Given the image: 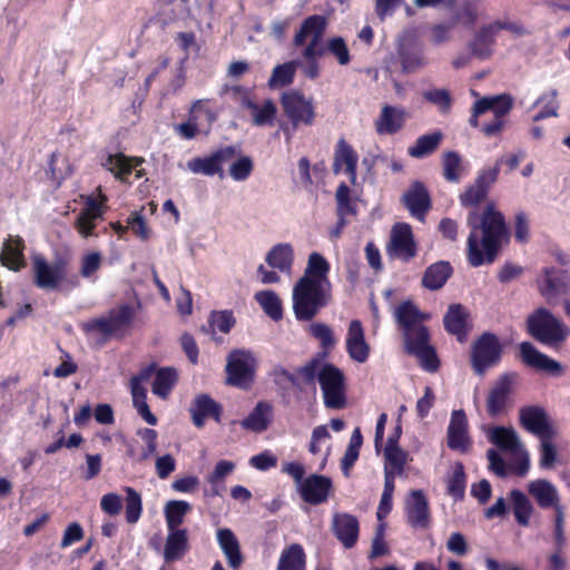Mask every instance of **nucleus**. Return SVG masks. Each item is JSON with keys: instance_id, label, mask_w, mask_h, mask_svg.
I'll list each match as a JSON object with an SVG mask.
<instances>
[{"instance_id": "f257e3e1", "label": "nucleus", "mask_w": 570, "mask_h": 570, "mask_svg": "<svg viewBox=\"0 0 570 570\" xmlns=\"http://www.w3.org/2000/svg\"><path fill=\"white\" fill-rule=\"evenodd\" d=\"M470 234L466 240V258L470 265L478 267L491 264L501 247L509 240V230L502 213L494 204H488L478 219L476 210L466 218Z\"/></svg>"}, {"instance_id": "f03ea898", "label": "nucleus", "mask_w": 570, "mask_h": 570, "mask_svg": "<svg viewBox=\"0 0 570 570\" xmlns=\"http://www.w3.org/2000/svg\"><path fill=\"white\" fill-rule=\"evenodd\" d=\"M331 265L320 253L308 255L303 275L292 289V305L298 321L312 320L332 299Z\"/></svg>"}, {"instance_id": "7ed1b4c3", "label": "nucleus", "mask_w": 570, "mask_h": 570, "mask_svg": "<svg viewBox=\"0 0 570 570\" xmlns=\"http://www.w3.org/2000/svg\"><path fill=\"white\" fill-rule=\"evenodd\" d=\"M298 379L304 383L321 385L324 404L330 409L345 406V383L343 373L335 366L313 360L297 372Z\"/></svg>"}, {"instance_id": "20e7f679", "label": "nucleus", "mask_w": 570, "mask_h": 570, "mask_svg": "<svg viewBox=\"0 0 570 570\" xmlns=\"http://www.w3.org/2000/svg\"><path fill=\"white\" fill-rule=\"evenodd\" d=\"M487 440L502 452L513 459L512 472L518 476H525L530 470V453L523 444L519 433L513 426L484 425L482 426Z\"/></svg>"}, {"instance_id": "39448f33", "label": "nucleus", "mask_w": 570, "mask_h": 570, "mask_svg": "<svg viewBox=\"0 0 570 570\" xmlns=\"http://www.w3.org/2000/svg\"><path fill=\"white\" fill-rule=\"evenodd\" d=\"M525 328L532 337L549 346L561 345L570 335V328L544 307L528 315Z\"/></svg>"}, {"instance_id": "423d86ee", "label": "nucleus", "mask_w": 570, "mask_h": 570, "mask_svg": "<svg viewBox=\"0 0 570 570\" xmlns=\"http://www.w3.org/2000/svg\"><path fill=\"white\" fill-rule=\"evenodd\" d=\"M512 108V100L508 96L484 97L478 99L472 108L470 125L476 127L479 125L478 117L490 114L493 119L483 126L482 131L487 136L499 134L504 126V118Z\"/></svg>"}, {"instance_id": "0eeeda50", "label": "nucleus", "mask_w": 570, "mask_h": 570, "mask_svg": "<svg viewBox=\"0 0 570 570\" xmlns=\"http://www.w3.org/2000/svg\"><path fill=\"white\" fill-rule=\"evenodd\" d=\"M82 208L78 214L75 228L82 238L95 235L97 222L101 220L106 210L107 196L98 188L97 195L83 196Z\"/></svg>"}, {"instance_id": "6e6552de", "label": "nucleus", "mask_w": 570, "mask_h": 570, "mask_svg": "<svg viewBox=\"0 0 570 570\" xmlns=\"http://www.w3.org/2000/svg\"><path fill=\"white\" fill-rule=\"evenodd\" d=\"M282 107L285 116L294 128L301 125L312 126L315 120V108L312 98L305 97L296 90H289L282 95Z\"/></svg>"}, {"instance_id": "1a4fd4ad", "label": "nucleus", "mask_w": 570, "mask_h": 570, "mask_svg": "<svg viewBox=\"0 0 570 570\" xmlns=\"http://www.w3.org/2000/svg\"><path fill=\"white\" fill-rule=\"evenodd\" d=\"M327 21L323 16H311L304 20L301 29L294 37L295 46H303L306 41L308 45L303 50V56L306 59H314L324 52L320 42L326 29Z\"/></svg>"}, {"instance_id": "9d476101", "label": "nucleus", "mask_w": 570, "mask_h": 570, "mask_svg": "<svg viewBox=\"0 0 570 570\" xmlns=\"http://www.w3.org/2000/svg\"><path fill=\"white\" fill-rule=\"evenodd\" d=\"M519 424L537 438H556L558 428L548 415L547 411L539 405L522 406L518 413Z\"/></svg>"}, {"instance_id": "9b49d317", "label": "nucleus", "mask_w": 570, "mask_h": 570, "mask_svg": "<svg viewBox=\"0 0 570 570\" xmlns=\"http://www.w3.org/2000/svg\"><path fill=\"white\" fill-rule=\"evenodd\" d=\"M538 292L548 303H554L560 294L570 292L568 272L551 266L543 267L535 279Z\"/></svg>"}, {"instance_id": "f8f14e48", "label": "nucleus", "mask_w": 570, "mask_h": 570, "mask_svg": "<svg viewBox=\"0 0 570 570\" xmlns=\"http://www.w3.org/2000/svg\"><path fill=\"white\" fill-rule=\"evenodd\" d=\"M499 177L498 166H488L482 168L474 181L469 185L459 196L463 207H475L485 199L490 188L495 184Z\"/></svg>"}, {"instance_id": "ddd939ff", "label": "nucleus", "mask_w": 570, "mask_h": 570, "mask_svg": "<svg viewBox=\"0 0 570 570\" xmlns=\"http://www.w3.org/2000/svg\"><path fill=\"white\" fill-rule=\"evenodd\" d=\"M135 311L129 305H122L110 312L107 318L94 321L88 324V332L91 337L98 335H118L125 331L131 320L134 318Z\"/></svg>"}, {"instance_id": "4468645a", "label": "nucleus", "mask_w": 570, "mask_h": 570, "mask_svg": "<svg viewBox=\"0 0 570 570\" xmlns=\"http://www.w3.org/2000/svg\"><path fill=\"white\" fill-rule=\"evenodd\" d=\"M387 253L391 257L409 261L416 254V245L410 225L395 224L391 230Z\"/></svg>"}, {"instance_id": "2eb2a0df", "label": "nucleus", "mask_w": 570, "mask_h": 570, "mask_svg": "<svg viewBox=\"0 0 570 570\" xmlns=\"http://www.w3.org/2000/svg\"><path fill=\"white\" fill-rule=\"evenodd\" d=\"M443 325L450 335L455 336L460 342H464L473 328V320L468 307L454 303L448 307L443 316Z\"/></svg>"}, {"instance_id": "dca6fc26", "label": "nucleus", "mask_w": 570, "mask_h": 570, "mask_svg": "<svg viewBox=\"0 0 570 570\" xmlns=\"http://www.w3.org/2000/svg\"><path fill=\"white\" fill-rule=\"evenodd\" d=\"M515 379L514 373H508L491 389L487 397V411L490 416H498L507 411Z\"/></svg>"}, {"instance_id": "f3484780", "label": "nucleus", "mask_w": 570, "mask_h": 570, "mask_svg": "<svg viewBox=\"0 0 570 570\" xmlns=\"http://www.w3.org/2000/svg\"><path fill=\"white\" fill-rule=\"evenodd\" d=\"M448 445L450 449L465 453L471 448V438L469 434V422L462 410H454L451 413L448 433Z\"/></svg>"}, {"instance_id": "a211bd4d", "label": "nucleus", "mask_w": 570, "mask_h": 570, "mask_svg": "<svg viewBox=\"0 0 570 570\" xmlns=\"http://www.w3.org/2000/svg\"><path fill=\"white\" fill-rule=\"evenodd\" d=\"M240 105L250 116L252 124L257 127L273 126L277 107L271 99H255L249 95L242 97Z\"/></svg>"}, {"instance_id": "6ab92c4d", "label": "nucleus", "mask_w": 570, "mask_h": 570, "mask_svg": "<svg viewBox=\"0 0 570 570\" xmlns=\"http://www.w3.org/2000/svg\"><path fill=\"white\" fill-rule=\"evenodd\" d=\"M36 283L41 288H55L65 278L66 269L62 264H49L40 255L32 257Z\"/></svg>"}, {"instance_id": "aec40b11", "label": "nucleus", "mask_w": 570, "mask_h": 570, "mask_svg": "<svg viewBox=\"0 0 570 570\" xmlns=\"http://www.w3.org/2000/svg\"><path fill=\"white\" fill-rule=\"evenodd\" d=\"M142 161L144 160L141 158H130L124 154H115L108 155L101 161V166L114 174L117 179L127 181L128 175L132 171L135 173L136 178H141L144 176L142 170L138 168Z\"/></svg>"}, {"instance_id": "412c9836", "label": "nucleus", "mask_w": 570, "mask_h": 570, "mask_svg": "<svg viewBox=\"0 0 570 570\" xmlns=\"http://www.w3.org/2000/svg\"><path fill=\"white\" fill-rule=\"evenodd\" d=\"M332 482L328 478L318 474H312L305 478L298 488L303 500L311 504H320L327 500Z\"/></svg>"}, {"instance_id": "4be33fe9", "label": "nucleus", "mask_w": 570, "mask_h": 570, "mask_svg": "<svg viewBox=\"0 0 570 570\" xmlns=\"http://www.w3.org/2000/svg\"><path fill=\"white\" fill-rule=\"evenodd\" d=\"M153 372V368L144 370L139 375L134 376L130 381V391L132 396V403L139 415L149 424L156 425L157 417L151 413L146 402V390L141 386V383L147 380Z\"/></svg>"}, {"instance_id": "5701e85b", "label": "nucleus", "mask_w": 570, "mask_h": 570, "mask_svg": "<svg viewBox=\"0 0 570 570\" xmlns=\"http://www.w3.org/2000/svg\"><path fill=\"white\" fill-rule=\"evenodd\" d=\"M405 120L406 112L403 108L385 105L375 119L374 126L379 135H393L402 129Z\"/></svg>"}, {"instance_id": "b1692460", "label": "nucleus", "mask_w": 570, "mask_h": 570, "mask_svg": "<svg viewBox=\"0 0 570 570\" xmlns=\"http://www.w3.org/2000/svg\"><path fill=\"white\" fill-rule=\"evenodd\" d=\"M226 382L237 387H247L255 374L254 363L249 358H230L226 364Z\"/></svg>"}, {"instance_id": "393cba45", "label": "nucleus", "mask_w": 570, "mask_h": 570, "mask_svg": "<svg viewBox=\"0 0 570 570\" xmlns=\"http://www.w3.org/2000/svg\"><path fill=\"white\" fill-rule=\"evenodd\" d=\"M295 261L294 247L288 243H279L273 246L266 254L265 262L274 269L286 275H292Z\"/></svg>"}, {"instance_id": "a878e982", "label": "nucleus", "mask_w": 570, "mask_h": 570, "mask_svg": "<svg viewBox=\"0 0 570 570\" xmlns=\"http://www.w3.org/2000/svg\"><path fill=\"white\" fill-rule=\"evenodd\" d=\"M527 489L541 508L557 509L560 507L559 492L550 481L537 479L529 482Z\"/></svg>"}, {"instance_id": "bb28decb", "label": "nucleus", "mask_w": 570, "mask_h": 570, "mask_svg": "<svg viewBox=\"0 0 570 570\" xmlns=\"http://www.w3.org/2000/svg\"><path fill=\"white\" fill-rule=\"evenodd\" d=\"M508 341L492 332H483L472 343V356H500L507 353Z\"/></svg>"}, {"instance_id": "cd10ccee", "label": "nucleus", "mask_w": 570, "mask_h": 570, "mask_svg": "<svg viewBox=\"0 0 570 570\" xmlns=\"http://www.w3.org/2000/svg\"><path fill=\"white\" fill-rule=\"evenodd\" d=\"M356 164L357 155L353 148L345 141L341 140L337 144L334 157V171L336 174H344L348 177L352 184L356 180Z\"/></svg>"}, {"instance_id": "c85d7f7f", "label": "nucleus", "mask_w": 570, "mask_h": 570, "mask_svg": "<svg viewBox=\"0 0 570 570\" xmlns=\"http://www.w3.org/2000/svg\"><path fill=\"white\" fill-rule=\"evenodd\" d=\"M333 530L343 546L351 548L357 540L358 522L356 518L351 514L337 513L333 518Z\"/></svg>"}, {"instance_id": "c756f323", "label": "nucleus", "mask_w": 570, "mask_h": 570, "mask_svg": "<svg viewBox=\"0 0 570 570\" xmlns=\"http://www.w3.org/2000/svg\"><path fill=\"white\" fill-rule=\"evenodd\" d=\"M394 317L402 327L404 335L413 330L424 327L422 322L428 320L429 315L421 313L411 301H406L395 308Z\"/></svg>"}, {"instance_id": "7c9ffc66", "label": "nucleus", "mask_w": 570, "mask_h": 570, "mask_svg": "<svg viewBox=\"0 0 570 570\" xmlns=\"http://www.w3.org/2000/svg\"><path fill=\"white\" fill-rule=\"evenodd\" d=\"M404 343L407 353L416 356H435L436 351L430 342L426 327L413 330L404 334Z\"/></svg>"}, {"instance_id": "2f4dec72", "label": "nucleus", "mask_w": 570, "mask_h": 570, "mask_svg": "<svg viewBox=\"0 0 570 570\" xmlns=\"http://www.w3.org/2000/svg\"><path fill=\"white\" fill-rule=\"evenodd\" d=\"M190 414L194 424L197 428H202L205 423V420L208 417H214L217 421L219 420L220 407L208 395L200 394L197 395L193 401L190 406Z\"/></svg>"}, {"instance_id": "473e14b6", "label": "nucleus", "mask_w": 570, "mask_h": 570, "mask_svg": "<svg viewBox=\"0 0 570 570\" xmlns=\"http://www.w3.org/2000/svg\"><path fill=\"white\" fill-rule=\"evenodd\" d=\"M345 347L350 356H367L371 352L370 345L365 340L364 328L357 320L348 324Z\"/></svg>"}, {"instance_id": "72a5a7b5", "label": "nucleus", "mask_w": 570, "mask_h": 570, "mask_svg": "<svg viewBox=\"0 0 570 570\" xmlns=\"http://www.w3.org/2000/svg\"><path fill=\"white\" fill-rule=\"evenodd\" d=\"M216 538L229 567L238 568L243 562V558L236 535L230 529L222 528L217 530Z\"/></svg>"}, {"instance_id": "f704fd0d", "label": "nucleus", "mask_w": 570, "mask_h": 570, "mask_svg": "<svg viewBox=\"0 0 570 570\" xmlns=\"http://www.w3.org/2000/svg\"><path fill=\"white\" fill-rule=\"evenodd\" d=\"M401 434V426L396 428L395 438H390L384 450V471L390 470V472H395L401 474L403 472V468L409 460L407 452L403 451L397 446V439Z\"/></svg>"}, {"instance_id": "c9c22d12", "label": "nucleus", "mask_w": 570, "mask_h": 570, "mask_svg": "<svg viewBox=\"0 0 570 570\" xmlns=\"http://www.w3.org/2000/svg\"><path fill=\"white\" fill-rule=\"evenodd\" d=\"M403 198L411 214L419 219H422L430 208L429 194L419 183L413 184Z\"/></svg>"}, {"instance_id": "e433bc0d", "label": "nucleus", "mask_w": 570, "mask_h": 570, "mask_svg": "<svg viewBox=\"0 0 570 570\" xmlns=\"http://www.w3.org/2000/svg\"><path fill=\"white\" fill-rule=\"evenodd\" d=\"M188 550V534L186 530H168L164 559L167 562L179 560Z\"/></svg>"}, {"instance_id": "4c0bfd02", "label": "nucleus", "mask_w": 570, "mask_h": 570, "mask_svg": "<svg viewBox=\"0 0 570 570\" xmlns=\"http://www.w3.org/2000/svg\"><path fill=\"white\" fill-rule=\"evenodd\" d=\"M406 513L411 524L425 525L429 518L428 502L422 491L414 490L406 500Z\"/></svg>"}, {"instance_id": "58836bf2", "label": "nucleus", "mask_w": 570, "mask_h": 570, "mask_svg": "<svg viewBox=\"0 0 570 570\" xmlns=\"http://www.w3.org/2000/svg\"><path fill=\"white\" fill-rule=\"evenodd\" d=\"M273 419V406L266 402H259L249 415L243 420L242 426L254 432H263Z\"/></svg>"}, {"instance_id": "ea45409f", "label": "nucleus", "mask_w": 570, "mask_h": 570, "mask_svg": "<svg viewBox=\"0 0 570 570\" xmlns=\"http://www.w3.org/2000/svg\"><path fill=\"white\" fill-rule=\"evenodd\" d=\"M235 317L233 312L213 311L208 315L206 325L203 326V331L212 336L217 334H227L235 325Z\"/></svg>"}, {"instance_id": "a19ab883", "label": "nucleus", "mask_w": 570, "mask_h": 570, "mask_svg": "<svg viewBox=\"0 0 570 570\" xmlns=\"http://www.w3.org/2000/svg\"><path fill=\"white\" fill-rule=\"evenodd\" d=\"M0 262L12 271H19L23 266V243L20 238H10L3 244Z\"/></svg>"}, {"instance_id": "79ce46f5", "label": "nucleus", "mask_w": 570, "mask_h": 570, "mask_svg": "<svg viewBox=\"0 0 570 570\" xmlns=\"http://www.w3.org/2000/svg\"><path fill=\"white\" fill-rule=\"evenodd\" d=\"M178 374L173 367H161L156 370L151 391L160 399H167L174 389Z\"/></svg>"}, {"instance_id": "37998d69", "label": "nucleus", "mask_w": 570, "mask_h": 570, "mask_svg": "<svg viewBox=\"0 0 570 570\" xmlns=\"http://www.w3.org/2000/svg\"><path fill=\"white\" fill-rule=\"evenodd\" d=\"M255 301L266 315L274 321L283 317V304L278 294L271 289L258 291L254 295Z\"/></svg>"}, {"instance_id": "c03bdc74", "label": "nucleus", "mask_w": 570, "mask_h": 570, "mask_svg": "<svg viewBox=\"0 0 570 570\" xmlns=\"http://www.w3.org/2000/svg\"><path fill=\"white\" fill-rule=\"evenodd\" d=\"M235 470V463L227 460L218 461L214 470L207 475L206 481L210 485L212 495H220L224 490V482Z\"/></svg>"}, {"instance_id": "a18cd8bd", "label": "nucleus", "mask_w": 570, "mask_h": 570, "mask_svg": "<svg viewBox=\"0 0 570 570\" xmlns=\"http://www.w3.org/2000/svg\"><path fill=\"white\" fill-rule=\"evenodd\" d=\"M305 553L299 544H291L279 556L277 570H304Z\"/></svg>"}, {"instance_id": "49530a36", "label": "nucleus", "mask_w": 570, "mask_h": 570, "mask_svg": "<svg viewBox=\"0 0 570 570\" xmlns=\"http://www.w3.org/2000/svg\"><path fill=\"white\" fill-rule=\"evenodd\" d=\"M452 273V267L449 263L440 262L431 265L423 276V285L432 291L441 288Z\"/></svg>"}, {"instance_id": "de8ad7c7", "label": "nucleus", "mask_w": 570, "mask_h": 570, "mask_svg": "<svg viewBox=\"0 0 570 570\" xmlns=\"http://www.w3.org/2000/svg\"><path fill=\"white\" fill-rule=\"evenodd\" d=\"M190 509V504L186 501H168L164 509L167 530H180L179 525L184 522L185 515Z\"/></svg>"}, {"instance_id": "09e8293b", "label": "nucleus", "mask_w": 570, "mask_h": 570, "mask_svg": "<svg viewBox=\"0 0 570 570\" xmlns=\"http://www.w3.org/2000/svg\"><path fill=\"white\" fill-rule=\"evenodd\" d=\"M524 365L532 372L550 377H559L564 366L554 358H523Z\"/></svg>"}, {"instance_id": "8fccbe9b", "label": "nucleus", "mask_w": 570, "mask_h": 570, "mask_svg": "<svg viewBox=\"0 0 570 570\" xmlns=\"http://www.w3.org/2000/svg\"><path fill=\"white\" fill-rule=\"evenodd\" d=\"M495 32L490 26L481 29L470 43V49L475 58L485 59L492 53Z\"/></svg>"}, {"instance_id": "3c124183", "label": "nucleus", "mask_w": 570, "mask_h": 570, "mask_svg": "<svg viewBox=\"0 0 570 570\" xmlns=\"http://www.w3.org/2000/svg\"><path fill=\"white\" fill-rule=\"evenodd\" d=\"M510 499L518 523L521 525H528L533 511L530 500L519 490H512Z\"/></svg>"}, {"instance_id": "603ef678", "label": "nucleus", "mask_w": 570, "mask_h": 570, "mask_svg": "<svg viewBox=\"0 0 570 570\" xmlns=\"http://www.w3.org/2000/svg\"><path fill=\"white\" fill-rule=\"evenodd\" d=\"M104 256L98 250L86 252L79 261V273L86 279H97V274L102 265Z\"/></svg>"}, {"instance_id": "864d4df0", "label": "nucleus", "mask_w": 570, "mask_h": 570, "mask_svg": "<svg viewBox=\"0 0 570 570\" xmlns=\"http://www.w3.org/2000/svg\"><path fill=\"white\" fill-rule=\"evenodd\" d=\"M190 116L194 120L200 124L206 132L209 130L210 125L216 120L217 110L208 100H198L193 105Z\"/></svg>"}, {"instance_id": "5fc2aeb1", "label": "nucleus", "mask_w": 570, "mask_h": 570, "mask_svg": "<svg viewBox=\"0 0 570 570\" xmlns=\"http://www.w3.org/2000/svg\"><path fill=\"white\" fill-rule=\"evenodd\" d=\"M442 139L441 132H432L417 138L415 144L409 148L412 157L421 158L431 154Z\"/></svg>"}, {"instance_id": "6e6d98bb", "label": "nucleus", "mask_w": 570, "mask_h": 570, "mask_svg": "<svg viewBox=\"0 0 570 570\" xmlns=\"http://www.w3.org/2000/svg\"><path fill=\"white\" fill-rule=\"evenodd\" d=\"M308 333L318 341L320 346L324 350L325 353L332 351V348L336 345L337 340L332 331V328L324 323H312L308 326Z\"/></svg>"}, {"instance_id": "4d7b16f0", "label": "nucleus", "mask_w": 570, "mask_h": 570, "mask_svg": "<svg viewBox=\"0 0 570 570\" xmlns=\"http://www.w3.org/2000/svg\"><path fill=\"white\" fill-rule=\"evenodd\" d=\"M554 438H540L539 444V466L543 470L553 469L558 461V450L552 443Z\"/></svg>"}, {"instance_id": "13d9d810", "label": "nucleus", "mask_w": 570, "mask_h": 570, "mask_svg": "<svg viewBox=\"0 0 570 570\" xmlns=\"http://www.w3.org/2000/svg\"><path fill=\"white\" fill-rule=\"evenodd\" d=\"M296 66V62L292 61L275 67L268 80V86L271 88H281L291 83L295 75Z\"/></svg>"}, {"instance_id": "bf43d9fd", "label": "nucleus", "mask_w": 570, "mask_h": 570, "mask_svg": "<svg viewBox=\"0 0 570 570\" xmlns=\"http://www.w3.org/2000/svg\"><path fill=\"white\" fill-rule=\"evenodd\" d=\"M399 58L404 72H413L426 65V60L420 51H412L403 46L399 49Z\"/></svg>"}, {"instance_id": "052dcab7", "label": "nucleus", "mask_w": 570, "mask_h": 570, "mask_svg": "<svg viewBox=\"0 0 570 570\" xmlns=\"http://www.w3.org/2000/svg\"><path fill=\"white\" fill-rule=\"evenodd\" d=\"M126 497V520L129 523H136L142 512V502L140 494L132 488H125Z\"/></svg>"}, {"instance_id": "680f3d73", "label": "nucleus", "mask_w": 570, "mask_h": 570, "mask_svg": "<svg viewBox=\"0 0 570 570\" xmlns=\"http://www.w3.org/2000/svg\"><path fill=\"white\" fill-rule=\"evenodd\" d=\"M443 175L446 180L458 183L463 176L461 158L455 153H446L443 156Z\"/></svg>"}, {"instance_id": "e2e57ef3", "label": "nucleus", "mask_w": 570, "mask_h": 570, "mask_svg": "<svg viewBox=\"0 0 570 570\" xmlns=\"http://www.w3.org/2000/svg\"><path fill=\"white\" fill-rule=\"evenodd\" d=\"M465 490L464 468L461 463L452 466L451 475L448 479V492L455 499H461Z\"/></svg>"}, {"instance_id": "0e129e2a", "label": "nucleus", "mask_w": 570, "mask_h": 570, "mask_svg": "<svg viewBox=\"0 0 570 570\" xmlns=\"http://www.w3.org/2000/svg\"><path fill=\"white\" fill-rule=\"evenodd\" d=\"M537 105L542 106L541 110L533 116L534 121L542 120L548 117L557 116L558 101L557 91L550 90L543 94L537 101Z\"/></svg>"}, {"instance_id": "69168bd1", "label": "nucleus", "mask_w": 570, "mask_h": 570, "mask_svg": "<svg viewBox=\"0 0 570 570\" xmlns=\"http://www.w3.org/2000/svg\"><path fill=\"white\" fill-rule=\"evenodd\" d=\"M254 168V164L250 157L240 156L235 159L229 166V176L235 181H244L246 180Z\"/></svg>"}, {"instance_id": "338daca9", "label": "nucleus", "mask_w": 570, "mask_h": 570, "mask_svg": "<svg viewBox=\"0 0 570 570\" xmlns=\"http://www.w3.org/2000/svg\"><path fill=\"white\" fill-rule=\"evenodd\" d=\"M326 50L336 58L337 62L345 66L350 62L351 56L346 42L341 37H332L326 42Z\"/></svg>"}, {"instance_id": "774afa93", "label": "nucleus", "mask_w": 570, "mask_h": 570, "mask_svg": "<svg viewBox=\"0 0 570 570\" xmlns=\"http://www.w3.org/2000/svg\"><path fill=\"white\" fill-rule=\"evenodd\" d=\"M186 168L193 174H203L206 176H214L218 174L217 166L213 160L212 155L208 157H196L187 161Z\"/></svg>"}]
</instances>
